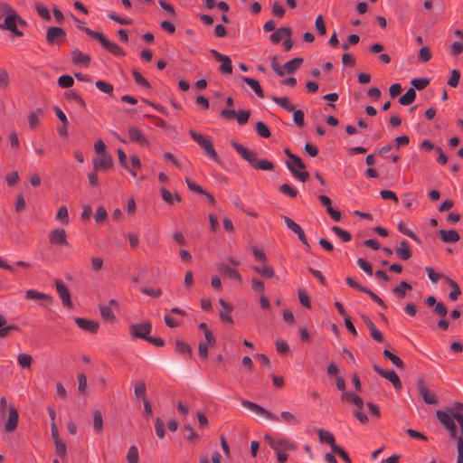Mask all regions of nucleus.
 Instances as JSON below:
<instances>
[{
  "mask_svg": "<svg viewBox=\"0 0 463 463\" xmlns=\"http://www.w3.org/2000/svg\"><path fill=\"white\" fill-rule=\"evenodd\" d=\"M94 171H105L113 165V158L110 154L99 155L92 159Z\"/></svg>",
  "mask_w": 463,
  "mask_h": 463,
  "instance_id": "1a4fd4ad",
  "label": "nucleus"
},
{
  "mask_svg": "<svg viewBox=\"0 0 463 463\" xmlns=\"http://www.w3.org/2000/svg\"><path fill=\"white\" fill-rule=\"evenodd\" d=\"M43 114V110L42 109H37L36 110L31 112L28 116V121L30 128L34 129L40 124V117Z\"/></svg>",
  "mask_w": 463,
  "mask_h": 463,
  "instance_id": "72a5a7b5",
  "label": "nucleus"
},
{
  "mask_svg": "<svg viewBox=\"0 0 463 463\" xmlns=\"http://www.w3.org/2000/svg\"><path fill=\"white\" fill-rule=\"evenodd\" d=\"M64 97L67 100L77 104L81 108H85V101L81 99V97L73 90H70L64 93Z\"/></svg>",
  "mask_w": 463,
  "mask_h": 463,
  "instance_id": "7c9ffc66",
  "label": "nucleus"
},
{
  "mask_svg": "<svg viewBox=\"0 0 463 463\" xmlns=\"http://www.w3.org/2000/svg\"><path fill=\"white\" fill-rule=\"evenodd\" d=\"M241 80L253 90L259 98L264 97L263 90L258 80L249 77H241Z\"/></svg>",
  "mask_w": 463,
  "mask_h": 463,
  "instance_id": "c756f323",
  "label": "nucleus"
},
{
  "mask_svg": "<svg viewBox=\"0 0 463 463\" xmlns=\"http://www.w3.org/2000/svg\"><path fill=\"white\" fill-rule=\"evenodd\" d=\"M286 165L296 179L301 182H306L308 179L309 174L305 170L306 165L298 156H292V159L288 160Z\"/></svg>",
  "mask_w": 463,
  "mask_h": 463,
  "instance_id": "20e7f679",
  "label": "nucleus"
},
{
  "mask_svg": "<svg viewBox=\"0 0 463 463\" xmlns=\"http://www.w3.org/2000/svg\"><path fill=\"white\" fill-rule=\"evenodd\" d=\"M250 116V110H240L239 112H237L236 118H237L238 124L245 125L246 123H248Z\"/></svg>",
  "mask_w": 463,
  "mask_h": 463,
  "instance_id": "69168bd1",
  "label": "nucleus"
},
{
  "mask_svg": "<svg viewBox=\"0 0 463 463\" xmlns=\"http://www.w3.org/2000/svg\"><path fill=\"white\" fill-rule=\"evenodd\" d=\"M93 429L97 433H100L103 430V418L99 411L93 412Z\"/></svg>",
  "mask_w": 463,
  "mask_h": 463,
  "instance_id": "a19ab883",
  "label": "nucleus"
},
{
  "mask_svg": "<svg viewBox=\"0 0 463 463\" xmlns=\"http://www.w3.org/2000/svg\"><path fill=\"white\" fill-rule=\"evenodd\" d=\"M138 458L139 456L137 448L135 445L130 446L127 454L128 463H137Z\"/></svg>",
  "mask_w": 463,
  "mask_h": 463,
  "instance_id": "bf43d9fd",
  "label": "nucleus"
},
{
  "mask_svg": "<svg viewBox=\"0 0 463 463\" xmlns=\"http://www.w3.org/2000/svg\"><path fill=\"white\" fill-rule=\"evenodd\" d=\"M19 415L17 410L13 405L8 406V419L5 422V430L6 432H13L17 428Z\"/></svg>",
  "mask_w": 463,
  "mask_h": 463,
  "instance_id": "ddd939ff",
  "label": "nucleus"
},
{
  "mask_svg": "<svg viewBox=\"0 0 463 463\" xmlns=\"http://www.w3.org/2000/svg\"><path fill=\"white\" fill-rule=\"evenodd\" d=\"M396 254L402 260H408L412 256L411 250L405 241L400 242L399 247L396 249Z\"/></svg>",
  "mask_w": 463,
  "mask_h": 463,
  "instance_id": "bb28decb",
  "label": "nucleus"
},
{
  "mask_svg": "<svg viewBox=\"0 0 463 463\" xmlns=\"http://www.w3.org/2000/svg\"><path fill=\"white\" fill-rule=\"evenodd\" d=\"M160 192H161L163 200L169 204H173L175 201V202L181 201V197L178 194H173L170 191L166 190L165 187H161Z\"/></svg>",
  "mask_w": 463,
  "mask_h": 463,
  "instance_id": "c9c22d12",
  "label": "nucleus"
},
{
  "mask_svg": "<svg viewBox=\"0 0 463 463\" xmlns=\"http://www.w3.org/2000/svg\"><path fill=\"white\" fill-rule=\"evenodd\" d=\"M27 23L23 19L18 13L14 10L12 14L7 15L4 23L0 24L1 30H8L14 35L22 37L24 33L18 29V25L26 26Z\"/></svg>",
  "mask_w": 463,
  "mask_h": 463,
  "instance_id": "7ed1b4c3",
  "label": "nucleus"
},
{
  "mask_svg": "<svg viewBox=\"0 0 463 463\" xmlns=\"http://www.w3.org/2000/svg\"><path fill=\"white\" fill-rule=\"evenodd\" d=\"M55 287L57 293L62 301V304L65 307H71L72 303L71 300V294L67 286L61 280L57 279L55 281Z\"/></svg>",
  "mask_w": 463,
  "mask_h": 463,
  "instance_id": "f3484780",
  "label": "nucleus"
},
{
  "mask_svg": "<svg viewBox=\"0 0 463 463\" xmlns=\"http://www.w3.org/2000/svg\"><path fill=\"white\" fill-rule=\"evenodd\" d=\"M416 98V92L415 90L412 88H410L405 94H403L399 99V103L402 106H408L411 105Z\"/></svg>",
  "mask_w": 463,
  "mask_h": 463,
  "instance_id": "473e14b6",
  "label": "nucleus"
},
{
  "mask_svg": "<svg viewBox=\"0 0 463 463\" xmlns=\"http://www.w3.org/2000/svg\"><path fill=\"white\" fill-rule=\"evenodd\" d=\"M331 230L344 242L350 241L352 239L350 232L338 226H333Z\"/></svg>",
  "mask_w": 463,
  "mask_h": 463,
  "instance_id": "58836bf2",
  "label": "nucleus"
},
{
  "mask_svg": "<svg viewBox=\"0 0 463 463\" xmlns=\"http://www.w3.org/2000/svg\"><path fill=\"white\" fill-rule=\"evenodd\" d=\"M252 269L266 278H272L275 275L273 268L268 265L263 266H253Z\"/></svg>",
  "mask_w": 463,
  "mask_h": 463,
  "instance_id": "37998d69",
  "label": "nucleus"
},
{
  "mask_svg": "<svg viewBox=\"0 0 463 463\" xmlns=\"http://www.w3.org/2000/svg\"><path fill=\"white\" fill-rule=\"evenodd\" d=\"M272 100L287 111L291 112L295 109V106L290 103L288 97H273Z\"/></svg>",
  "mask_w": 463,
  "mask_h": 463,
  "instance_id": "4c0bfd02",
  "label": "nucleus"
},
{
  "mask_svg": "<svg viewBox=\"0 0 463 463\" xmlns=\"http://www.w3.org/2000/svg\"><path fill=\"white\" fill-rule=\"evenodd\" d=\"M425 271L428 274L430 281L435 284L438 283L440 279L446 278L443 274L435 272L434 269L430 267H426Z\"/></svg>",
  "mask_w": 463,
  "mask_h": 463,
  "instance_id": "052dcab7",
  "label": "nucleus"
},
{
  "mask_svg": "<svg viewBox=\"0 0 463 463\" xmlns=\"http://www.w3.org/2000/svg\"><path fill=\"white\" fill-rule=\"evenodd\" d=\"M118 161L120 163V165L125 168L127 169L128 171H129V173L131 174L132 176L136 177L137 176V172L130 169L128 164V160H127V155L125 154V152L122 150V149H118Z\"/></svg>",
  "mask_w": 463,
  "mask_h": 463,
  "instance_id": "a18cd8bd",
  "label": "nucleus"
},
{
  "mask_svg": "<svg viewBox=\"0 0 463 463\" xmlns=\"http://www.w3.org/2000/svg\"><path fill=\"white\" fill-rule=\"evenodd\" d=\"M219 304L222 307V310L219 313V317L222 322L227 323L230 325L233 324V318L231 313L233 310V307L226 302L223 298L219 299Z\"/></svg>",
  "mask_w": 463,
  "mask_h": 463,
  "instance_id": "dca6fc26",
  "label": "nucleus"
},
{
  "mask_svg": "<svg viewBox=\"0 0 463 463\" xmlns=\"http://www.w3.org/2000/svg\"><path fill=\"white\" fill-rule=\"evenodd\" d=\"M128 137L129 140L133 143H137L140 146H147L148 141L145 135L142 133L140 129L136 127H130L128 128Z\"/></svg>",
  "mask_w": 463,
  "mask_h": 463,
  "instance_id": "412c9836",
  "label": "nucleus"
},
{
  "mask_svg": "<svg viewBox=\"0 0 463 463\" xmlns=\"http://www.w3.org/2000/svg\"><path fill=\"white\" fill-rule=\"evenodd\" d=\"M439 235H440L441 240L444 242H457L460 239L458 232L455 230H449V231L440 230Z\"/></svg>",
  "mask_w": 463,
  "mask_h": 463,
  "instance_id": "c85d7f7f",
  "label": "nucleus"
},
{
  "mask_svg": "<svg viewBox=\"0 0 463 463\" xmlns=\"http://www.w3.org/2000/svg\"><path fill=\"white\" fill-rule=\"evenodd\" d=\"M436 418L446 430L449 437L457 440V461L463 463V403L436 411Z\"/></svg>",
  "mask_w": 463,
  "mask_h": 463,
  "instance_id": "f257e3e1",
  "label": "nucleus"
},
{
  "mask_svg": "<svg viewBox=\"0 0 463 463\" xmlns=\"http://www.w3.org/2000/svg\"><path fill=\"white\" fill-rule=\"evenodd\" d=\"M241 405L246 408L247 410L252 411L253 413H255L256 415L258 416H260V417H263V418H266L269 420H272V421H279V416L273 414L272 412L267 411L265 408L261 407L260 405L255 403V402H250V401H247V400H243L241 402Z\"/></svg>",
  "mask_w": 463,
  "mask_h": 463,
  "instance_id": "423d86ee",
  "label": "nucleus"
},
{
  "mask_svg": "<svg viewBox=\"0 0 463 463\" xmlns=\"http://www.w3.org/2000/svg\"><path fill=\"white\" fill-rule=\"evenodd\" d=\"M383 354L384 357L389 359L396 367H398V368L404 367V364L402 361V359L400 357H398L397 355H395L394 354H392V352H390L389 350L384 349Z\"/></svg>",
  "mask_w": 463,
  "mask_h": 463,
  "instance_id": "c03bdc74",
  "label": "nucleus"
},
{
  "mask_svg": "<svg viewBox=\"0 0 463 463\" xmlns=\"http://www.w3.org/2000/svg\"><path fill=\"white\" fill-rule=\"evenodd\" d=\"M74 84V80L71 75H61L58 78V85L61 88H71Z\"/></svg>",
  "mask_w": 463,
  "mask_h": 463,
  "instance_id": "603ef678",
  "label": "nucleus"
},
{
  "mask_svg": "<svg viewBox=\"0 0 463 463\" xmlns=\"http://www.w3.org/2000/svg\"><path fill=\"white\" fill-rule=\"evenodd\" d=\"M409 289H411V285L409 284L408 282L402 280L400 282V284L397 287H395L392 289V292L396 297H398L400 298H403L406 296V290H409Z\"/></svg>",
  "mask_w": 463,
  "mask_h": 463,
  "instance_id": "e433bc0d",
  "label": "nucleus"
},
{
  "mask_svg": "<svg viewBox=\"0 0 463 463\" xmlns=\"http://www.w3.org/2000/svg\"><path fill=\"white\" fill-rule=\"evenodd\" d=\"M102 47L107 50L111 54L117 56V57H122L125 56L124 50L118 45L116 43L110 42L107 38L104 39V41L101 43Z\"/></svg>",
  "mask_w": 463,
  "mask_h": 463,
  "instance_id": "5701e85b",
  "label": "nucleus"
},
{
  "mask_svg": "<svg viewBox=\"0 0 463 463\" xmlns=\"http://www.w3.org/2000/svg\"><path fill=\"white\" fill-rule=\"evenodd\" d=\"M292 32L288 27H280L270 35V40L274 43H279L282 39L291 37Z\"/></svg>",
  "mask_w": 463,
  "mask_h": 463,
  "instance_id": "b1692460",
  "label": "nucleus"
},
{
  "mask_svg": "<svg viewBox=\"0 0 463 463\" xmlns=\"http://www.w3.org/2000/svg\"><path fill=\"white\" fill-rule=\"evenodd\" d=\"M241 405L246 408L247 410L252 411L253 413H255L256 415L258 416H260V417H263V418H266L269 420H272V421H279V416L273 414L272 412L267 411L265 408L261 407L260 405L255 403V402H250V401H247V400H243L241 402Z\"/></svg>",
  "mask_w": 463,
  "mask_h": 463,
  "instance_id": "39448f33",
  "label": "nucleus"
},
{
  "mask_svg": "<svg viewBox=\"0 0 463 463\" xmlns=\"http://www.w3.org/2000/svg\"><path fill=\"white\" fill-rule=\"evenodd\" d=\"M146 387L144 381H139L135 384L134 392L137 397H141L144 401L146 397Z\"/></svg>",
  "mask_w": 463,
  "mask_h": 463,
  "instance_id": "13d9d810",
  "label": "nucleus"
},
{
  "mask_svg": "<svg viewBox=\"0 0 463 463\" xmlns=\"http://www.w3.org/2000/svg\"><path fill=\"white\" fill-rule=\"evenodd\" d=\"M317 432L318 434L319 441L329 444L332 450H334L335 446H338L335 443V436L330 431L318 429Z\"/></svg>",
  "mask_w": 463,
  "mask_h": 463,
  "instance_id": "393cba45",
  "label": "nucleus"
},
{
  "mask_svg": "<svg viewBox=\"0 0 463 463\" xmlns=\"http://www.w3.org/2000/svg\"><path fill=\"white\" fill-rule=\"evenodd\" d=\"M90 37H92V38H95L97 39L100 44L102 43V42L104 41V39L106 38L104 36V34L101 33V32H97V31H93L91 29H90L89 27H82L81 28Z\"/></svg>",
  "mask_w": 463,
  "mask_h": 463,
  "instance_id": "0e129e2a",
  "label": "nucleus"
},
{
  "mask_svg": "<svg viewBox=\"0 0 463 463\" xmlns=\"http://www.w3.org/2000/svg\"><path fill=\"white\" fill-rule=\"evenodd\" d=\"M18 364L23 368H30L32 364L33 358L30 354H20L17 356Z\"/></svg>",
  "mask_w": 463,
  "mask_h": 463,
  "instance_id": "6e6d98bb",
  "label": "nucleus"
},
{
  "mask_svg": "<svg viewBox=\"0 0 463 463\" xmlns=\"http://www.w3.org/2000/svg\"><path fill=\"white\" fill-rule=\"evenodd\" d=\"M279 191L290 198H296L298 195V190L288 184L280 185Z\"/></svg>",
  "mask_w": 463,
  "mask_h": 463,
  "instance_id": "864d4df0",
  "label": "nucleus"
},
{
  "mask_svg": "<svg viewBox=\"0 0 463 463\" xmlns=\"http://www.w3.org/2000/svg\"><path fill=\"white\" fill-rule=\"evenodd\" d=\"M419 392L420 393L423 401L427 404H437L439 402L437 395L429 390L423 379H420L417 383Z\"/></svg>",
  "mask_w": 463,
  "mask_h": 463,
  "instance_id": "9d476101",
  "label": "nucleus"
},
{
  "mask_svg": "<svg viewBox=\"0 0 463 463\" xmlns=\"http://www.w3.org/2000/svg\"><path fill=\"white\" fill-rule=\"evenodd\" d=\"M97 89L103 92V93H106V94H109L111 95L113 93V85L105 81V80H97L96 83H95Z\"/></svg>",
  "mask_w": 463,
  "mask_h": 463,
  "instance_id": "09e8293b",
  "label": "nucleus"
},
{
  "mask_svg": "<svg viewBox=\"0 0 463 463\" xmlns=\"http://www.w3.org/2000/svg\"><path fill=\"white\" fill-rule=\"evenodd\" d=\"M266 439L269 441V446L275 451L285 452L286 450H293L296 449V446L288 439H276L270 437L266 436Z\"/></svg>",
  "mask_w": 463,
  "mask_h": 463,
  "instance_id": "9b49d317",
  "label": "nucleus"
},
{
  "mask_svg": "<svg viewBox=\"0 0 463 463\" xmlns=\"http://www.w3.org/2000/svg\"><path fill=\"white\" fill-rule=\"evenodd\" d=\"M460 80V71L458 70H453L450 73V77L448 79L447 83L452 87L456 88L458 85Z\"/></svg>",
  "mask_w": 463,
  "mask_h": 463,
  "instance_id": "680f3d73",
  "label": "nucleus"
},
{
  "mask_svg": "<svg viewBox=\"0 0 463 463\" xmlns=\"http://www.w3.org/2000/svg\"><path fill=\"white\" fill-rule=\"evenodd\" d=\"M101 317L109 322H113L115 320V315L109 306H99Z\"/></svg>",
  "mask_w": 463,
  "mask_h": 463,
  "instance_id": "de8ad7c7",
  "label": "nucleus"
},
{
  "mask_svg": "<svg viewBox=\"0 0 463 463\" xmlns=\"http://www.w3.org/2000/svg\"><path fill=\"white\" fill-rule=\"evenodd\" d=\"M256 132L260 137L264 138H268L271 135L268 126L261 121L256 123Z\"/></svg>",
  "mask_w": 463,
  "mask_h": 463,
  "instance_id": "8fccbe9b",
  "label": "nucleus"
},
{
  "mask_svg": "<svg viewBox=\"0 0 463 463\" xmlns=\"http://www.w3.org/2000/svg\"><path fill=\"white\" fill-rule=\"evenodd\" d=\"M175 352L185 359L192 356L191 346L182 340L175 341Z\"/></svg>",
  "mask_w": 463,
  "mask_h": 463,
  "instance_id": "a878e982",
  "label": "nucleus"
},
{
  "mask_svg": "<svg viewBox=\"0 0 463 463\" xmlns=\"http://www.w3.org/2000/svg\"><path fill=\"white\" fill-rule=\"evenodd\" d=\"M49 240L52 244L54 245H67V236L66 232L62 228H58L52 231L49 233Z\"/></svg>",
  "mask_w": 463,
  "mask_h": 463,
  "instance_id": "a211bd4d",
  "label": "nucleus"
},
{
  "mask_svg": "<svg viewBox=\"0 0 463 463\" xmlns=\"http://www.w3.org/2000/svg\"><path fill=\"white\" fill-rule=\"evenodd\" d=\"M254 168L264 171H271L274 169V164L267 159L259 158L258 162H256Z\"/></svg>",
  "mask_w": 463,
  "mask_h": 463,
  "instance_id": "3c124183",
  "label": "nucleus"
},
{
  "mask_svg": "<svg viewBox=\"0 0 463 463\" xmlns=\"http://www.w3.org/2000/svg\"><path fill=\"white\" fill-rule=\"evenodd\" d=\"M55 220L62 224L67 225L70 222L69 213L66 206H61L55 216Z\"/></svg>",
  "mask_w": 463,
  "mask_h": 463,
  "instance_id": "ea45409f",
  "label": "nucleus"
},
{
  "mask_svg": "<svg viewBox=\"0 0 463 463\" xmlns=\"http://www.w3.org/2000/svg\"><path fill=\"white\" fill-rule=\"evenodd\" d=\"M14 9L6 2L0 1V19L12 14Z\"/></svg>",
  "mask_w": 463,
  "mask_h": 463,
  "instance_id": "338daca9",
  "label": "nucleus"
},
{
  "mask_svg": "<svg viewBox=\"0 0 463 463\" xmlns=\"http://www.w3.org/2000/svg\"><path fill=\"white\" fill-rule=\"evenodd\" d=\"M132 75H133L134 80L137 85L146 87V88H148L150 86L149 82L142 76V74L138 71L133 70Z\"/></svg>",
  "mask_w": 463,
  "mask_h": 463,
  "instance_id": "e2e57ef3",
  "label": "nucleus"
},
{
  "mask_svg": "<svg viewBox=\"0 0 463 463\" xmlns=\"http://www.w3.org/2000/svg\"><path fill=\"white\" fill-rule=\"evenodd\" d=\"M315 28L319 35H325L326 33V27L324 22L323 16L319 14L315 21Z\"/></svg>",
  "mask_w": 463,
  "mask_h": 463,
  "instance_id": "4d7b16f0",
  "label": "nucleus"
},
{
  "mask_svg": "<svg viewBox=\"0 0 463 463\" xmlns=\"http://www.w3.org/2000/svg\"><path fill=\"white\" fill-rule=\"evenodd\" d=\"M189 134L193 140L196 142L204 150L208 157H210L211 159L217 163L221 162L220 157L218 156L210 137H207L194 130H190Z\"/></svg>",
  "mask_w": 463,
  "mask_h": 463,
  "instance_id": "f03ea898",
  "label": "nucleus"
},
{
  "mask_svg": "<svg viewBox=\"0 0 463 463\" xmlns=\"http://www.w3.org/2000/svg\"><path fill=\"white\" fill-rule=\"evenodd\" d=\"M279 420L288 425H297L300 423V419L289 411H282L280 416H279Z\"/></svg>",
  "mask_w": 463,
  "mask_h": 463,
  "instance_id": "2f4dec72",
  "label": "nucleus"
},
{
  "mask_svg": "<svg viewBox=\"0 0 463 463\" xmlns=\"http://www.w3.org/2000/svg\"><path fill=\"white\" fill-rule=\"evenodd\" d=\"M430 84V80L428 79H413L411 80L412 89H416L418 90L425 89Z\"/></svg>",
  "mask_w": 463,
  "mask_h": 463,
  "instance_id": "774afa93",
  "label": "nucleus"
},
{
  "mask_svg": "<svg viewBox=\"0 0 463 463\" xmlns=\"http://www.w3.org/2000/svg\"><path fill=\"white\" fill-rule=\"evenodd\" d=\"M211 53L216 61L222 63L219 67L222 73L231 74L232 72V60L229 56L223 55L215 50H211Z\"/></svg>",
  "mask_w": 463,
  "mask_h": 463,
  "instance_id": "f8f14e48",
  "label": "nucleus"
},
{
  "mask_svg": "<svg viewBox=\"0 0 463 463\" xmlns=\"http://www.w3.org/2000/svg\"><path fill=\"white\" fill-rule=\"evenodd\" d=\"M432 57L431 51L429 47L423 46L420 49L418 58L422 62L429 61Z\"/></svg>",
  "mask_w": 463,
  "mask_h": 463,
  "instance_id": "5fc2aeb1",
  "label": "nucleus"
},
{
  "mask_svg": "<svg viewBox=\"0 0 463 463\" xmlns=\"http://www.w3.org/2000/svg\"><path fill=\"white\" fill-rule=\"evenodd\" d=\"M24 297L26 299L34 300L38 302H47L49 304L52 303V298L45 293L40 292L36 289H28L24 292Z\"/></svg>",
  "mask_w": 463,
  "mask_h": 463,
  "instance_id": "6ab92c4d",
  "label": "nucleus"
},
{
  "mask_svg": "<svg viewBox=\"0 0 463 463\" xmlns=\"http://www.w3.org/2000/svg\"><path fill=\"white\" fill-rule=\"evenodd\" d=\"M302 62H303L302 58H299V57L294 58V59L288 61V62H286L284 64L283 68L286 70L287 73L291 74L300 67Z\"/></svg>",
  "mask_w": 463,
  "mask_h": 463,
  "instance_id": "f704fd0d",
  "label": "nucleus"
},
{
  "mask_svg": "<svg viewBox=\"0 0 463 463\" xmlns=\"http://www.w3.org/2000/svg\"><path fill=\"white\" fill-rule=\"evenodd\" d=\"M66 36V32L61 27H50L46 33V41L50 44L59 43Z\"/></svg>",
  "mask_w": 463,
  "mask_h": 463,
  "instance_id": "4468645a",
  "label": "nucleus"
},
{
  "mask_svg": "<svg viewBox=\"0 0 463 463\" xmlns=\"http://www.w3.org/2000/svg\"><path fill=\"white\" fill-rule=\"evenodd\" d=\"M72 62L74 64H81L84 66H88L90 61V56L89 54H85L79 50H74L71 52Z\"/></svg>",
  "mask_w": 463,
  "mask_h": 463,
  "instance_id": "cd10ccee",
  "label": "nucleus"
},
{
  "mask_svg": "<svg viewBox=\"0 0 463 463\" xmlns=\"http://www.w3.org/2000/svg\"><path fill=\"white\" fill-rule=\"evenodd\" d=\"M282 219L288 230L298 235V240L303 243L307 250H309L310 245L307 240L306 234L300 225L295 222L291 218L288 216H282Z\"/></svg>",
  "mask_w": 463,
  "mask_h": 463,
  "instance_id": "0eeeda50",
  "label": "nucleus"
},
{
  "mask_svg": "<svg viewBox=\"0 0 463 463\" xmlns=\"http://www.w3.org/2000/svg\"><path fill=\"white\" fill-rule=\"evenodd\" d=\"M34 8L41 18L47 21L51 20V14L46 5L42 3H36Z\"/></svg>",
  "mask_w": 463,
  "mask_h": 463,
  "instance_id": "49530a36",
  "label": "nucleus"
},
{
  "mask_svg": "<svg viewBox=\"0 0 463 463\" xmlns=\"http://www.w3.org/2000/svg\"><path fill=\"white\" fill-rule=\"evenodd\" d=\"M446 281L449 284V286L452 288V291L449 293V297L452 301L458 300V297L461 294L460 288L458 285L449 278H445Z\"/></svg>",
  "mask_w": 463,
  "mask_h": 463,
  "instance_id": "79ce46f5",
  "label": "nucleus"
},
{
  "mask_svg": "<svg viewBox=\"0 0 463 463\" xmlns=\"http://www.w3.org/2000/svg\"><path fill=\"white\" fill-rule=\"evenodd\" d=\"M75 323L80 329H82L84 331L90 332V333L98 332L99 323L94 320L82 318V317H76Z\"/></svg>",
  "mask_w": 463,
  "mask_h": 463,
  "instance_id": "aec40b11",
  "label": "nucleus"
},
{
  "mask_svg": "<svg viewBox=\"0 0 463 463\" xmlns=\"http://www.w3.org/2000/svg\"><path fill=\"white\" fill-rule=\"evenodd\" d=\"M217 269L221 274L228 277L229 279H231L232 280L241 282L242 279L240 273L235 269L231 268L228 265L221 263V264H218Z\"/></svg>",
  "mask_w": 463,
  "mask_h": 463,
  "instance_id": "4be33fe9",
  "label": "nucleus"
},
{
  "mask_svg": "<svg viewBox=\"0 0 463 463\" xmlns=\"http://www.w3.org/2000/svg\"><path fill=\"white\" fill-rule=\"evenodd\" d=\"M373 370L381 376L389 380L395 389H402V383L398 374L394 371H385L378 365H373Z\"/></svg>",
  "mask_w": 463,
  "mask_h": 463,
  "instance_id": "2eb2a0df",
  "label": "nucleus"
},
{
  "mask_svg": "<svg viewBox=\"0 0 463 463\" xmlns=\"http://www.w3.org/2000/svg\"><path fill=\"white\" fill-rule=\"evenodd\" d=\"M152 330V325L150 322H144L135 324L130 326L129 332L133 337L146 340Z\"/></svg>",
  "mask_w": 463,
  "mask_h": 463,
  "instance_id": "6e6552de",
  "label": "nucleus"
}]
</instances>
